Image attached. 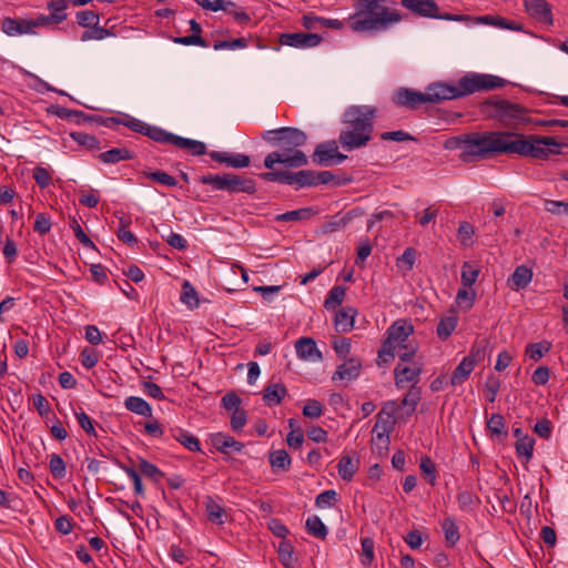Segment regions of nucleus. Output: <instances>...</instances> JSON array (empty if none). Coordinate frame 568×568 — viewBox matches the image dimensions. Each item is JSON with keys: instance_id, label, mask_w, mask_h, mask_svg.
Segmentation results:
<instances>
[{"instance_id": "obj_42", "label": "nucleus", "mask_w": 568, "mask_h": 568, "mask_svg": "<svg viewBox=\"0 0 568 568\" xmlns=\"http://www.w3.org/2000/svg\"><path fill=\"white\" fill-rule=\"evenodd\" d=\"M68 0H50L48 9L51 11L52 18L55 19V24L63 22L67 19Z\"/></svg>"}, {"instance_id": "obj_60", "label": "nucleus", "mask_w": 568, "mask_h": 568, "mask_svg": "<svg viewBox=\"0 0 568 568\" xmlns=\"http://www.w3.org/2000/svg\"><path fill=\"white\" fill-rule=\"evenodd\" d=\"M75 418L80 425V427L88 434L92 436H97L95 428L93 425V420L90 418L88 414L83 410L75 412Z\"/></svg>"}, {"instance_id": "obj_2", "label": "nucleus", "mask_w": 568, "mask_h": 568, "mask_svg": "<svg viewBox=\"0 0 568 568\" xmlns=\"http://www.w3.org/2000/svg\"><path fill=\"white\" fill-rule=\"evenodd\" d=\"M354 8L347 24L356 33L383 32L404 20L394 0H356Z\"/></svg>"}, {"instance_id": "obj_21", "label": "nucleus", "mask_w": 568, "mask_h": 568, "mask_svg": "<svg viewBox=\"0 0 568 568\" xmlns=\"http://www.w3.org/2000/svg\"><path fill=\"white\" fill-rule=\"evenodd\" d=\"M209 155L213 161L224 163L231 168L242 169L250 165V158L242 153L212 151L209 153Z\"/></svg>"}, {"instance_id": "obj_38", "label": "nucleus", "mask_w": 568, "mask_h": 568, "mask_svg": "<svg viewBox=\"0 0 568 568\" xmlns=\"http://www.w3.org/2000/svg\"><path fill=\"white\" fill-rule=\"evenodd\" d=\"M206 515L210 521L223 525L226 519V510L224 507L215 503L213 499H209L205 505Z\"/></svg>"}, {"instance_id": "obj_54", "label": "nucleus", "mask_w": 568, "mask_h": 568, "mask_svg": "<svg viewBox=\"0 0 568 568\" xmlns=\"http://www.w3.org/2000/svg\"><path fill=\"white\" fill-rule=\"evenodd\" d=\"M475 234L474 226L468 222L460 223L457 235L460 243L465 246H469L473 243V236Z\"/></svg>"}, {"instance_id": "obj_36", "label": "nucleus", "mask_w": 568, "mask_h": 568, "mask_svg": "<svg viewBox=\"0 0 568 568\" xmlns=\"http://www.w3.org/2000/svg\"><path fill=\"white\" fill-rule=\"evenodd\" d=\"M270 464L273 469L287 471L291 467V457L285 449H277L270 453Z\"/></svg>"}, {"instance_id": "obj_29", "label": "nucleus", "mask_w": 568, "mask_h": 568, "mask_svg": "<svg viewBox=\"0 0 568 568\" xmlns=\"http://www.w3.org/2000/svg\"><path fill=\"white\" fill-rule=\"evenodd\" d=\"M98 159L105 164H116L121 161L132 160L133 153L126 148H114L100 153Z\"/></svg>"}, {"instance_id": "obj_32", "label": "nucleus", "mask_w": 568, "mask_h": 568, "mask_svg": "<svg viewBox=\"0 0 568 568\" xmlns=\"http://www.w3.org/2000/svg\"><path fill=\"white\" fill-rule=\"evenodd\" d=\"M305 528L311 536L322 540L325 539L328 534L327 527L316 515L310 516L306 519Z\"/></svg>"}, {"instance_id": "obj_9", "label": "nucleus", "mask_w": 568, "mask_h": 568, "mask_svg": "<svg viewBox=\"0 0 568 568\" xmlns=\"http://www.w3.org/2000/svg\"><path fill=\"white\" fill-rule=\"evenodd\" d=\"M260 176L267 182H278L287 185L296 184L298 187L316 186L315 172L310 170L298 172L268 171Z\"/></svg>"}, {"instance_id": "obj_14", "label": "nucleus", "mask_w": 568, "mask_h": 568, "mask_svg": "<svg viewBox=\"0 0 568 568\" xmlns=\"http://www.w3.org/2000/svg\"><path fill=\"white\" fill-rule=\"evenodd\" d=\"M122 125L129 128L133 132L143 134L158 143H162L164 134H165L164 129H162L160 126H155V125H150V124H148L136 118H133L131 115H128V114H124L122 116Z\"/></svg>"}, {"instance_id": "obj_37", "label": "nucleus", "mask_w": 568, "mask_h": 568, "mask_svg": "<svg viewBox=\"0 0 568 568\" xmlns=\"http://www.w3.org/2000/svg\"><path fill=\"white\" fill-rule=\"evenodd\" d=\"M477 20L480 23L494 26L497 28L506 29V30H513V31L521 30L520 24H517V23L509 21L501 17L483 16V17H479Z\"/></svg>"}, {"instance_id": "obj_5", "label": "nucleus", "mask_w": 568, "mask_h": 568, "mask_svg": "<svg viewBox=\"0 0 568 568\" xmlns=\"http://www.w3.org/2000/svg\"><path fill=\"white\" fill-rule=\"evenodd\" d=\"M262 139L271 145L278 146L280 153H286L290 156L295 152H302L300 148L305 145L307 135L297 128L283 126L264 131Z\"/></svg>"}, {"instance_id": "obj_63", "label": "nucleus", "mask_w": 568, "mask_h": 568, "mask_svg": "<svg viewBox=\"0 0 568 568\" xmlns=\"http://www.w3.org/2000/svg\"><path fill=\"white\" fill-rule=\"evenodd\" d=\"M51 220L50 217L44 213H39L36 216L33 230L43 235L47 234L51 230Z\"/></svg>"}, {"instance_id": "obj_35", "label": "nucleus", "mask_w": 568, "mask_h": 568, "mask_svg": "<svg viewBox=\"0 0 568 568\" xmlns=\"http://www.w3.org/2000/svg\"><path fill=\"white\" fill-rule=\"evenodd\" d=\"M442 529L445 536V540L449 547H454L459 538V529L452 517H447L442 523Z\"/></svg>"}, {"instance_id": "obj_50", "label": "nucleus", "mask_w": 568, "mask_h": 568, "mask_svg": "<svg viewBox=\"0 0 568 568\" xmlns=\"http://www.w3.org/2000/svg\"><path fill=\"white\" fill-rule=\"evenodd\" d=\"M139 469L142 475L151 478L154 481H160V479L163 477V473L159 469V467L145 459L140 460Z\"/></svg>"}, {"instance_id": "obj_19", "label": "nucleus", "mask_w": 568, "mask_h": 568, "mask_svg": "<svg viewBox=\"0 0 568 568\" xmlns=\"http://www.w3.org/2000/svg\"><path fill=\"white\" fill-rule=\"evenodd\" d=\"M213 447L222 454L241 453L244 444L234 439L231 435L225 433H215L210 437Z\"/></svg>"}, {"instance_id": "obj_17", "label": "nucleus", "mask_w": 568, "mask_h": 568, "mask_svg": "<svg viewBox=\"0 0 568 568\" xmlns=\"http://www.w3.org/2000/svg\"><path fill=\"white\" fill-rule=\"evenodd\" d=\"M162 144H172L180 149L189 150L193 155H203L206 153L205 143L183 138L168 131H165Z\"/></svg>"}, {"instance_id": "obj_46", "label": "nucleus", "mask_w": 568, "mask_h": 568, "mask_svg": "<svg viewBox=\"0 0 568 568\" xmlns=\"http://www.w3.org/2000/svg\"><path fill=\"white\" fill-rule=\"evenodd\" d=\"M313 214H314V212L311 207H304V209H298V210H294V211H290V212L280 214L276 217V220L285 221V222L301 221V220H307V219L312 217Z\"/></svg>"}, {"instance_id": "obj_41", "label": "nucleus", "mask_w": 568, "mask_h": 568, "mask_svg": "<svg viewBox=\"0 0 568 568\" xmlns=\"http://www.w3.org/2000/svg\"><path fill=\"white\" fill-rule=\"evenodd\" d=\"M71 139L88 150H100V142L94 135L84 132H71Z\"/></svg>"}, {"instance_id": "obj_12", "label": "nucleus", "mask_w": 568, "mask_h": 568, "mask_svg": "<svg viewBox=\"0 0 568 568\" xmlns=\"http://www.w3.org/2000/svg\"><path fill=\"white\" fill-rule=\"evenodd\" d=\"M313 162L318 165L329 166L341 164L346 160V155L338 152L335 141L320 143L312 155Z\"/></svg>"}, {"instance_id": "obj_47", "label": "nucleus", "mask_w": 568, "mask_h": 568, "mask_svg": "<svg viewBox=\"0 0 568 568\" xmlns=\"http://www.w3.org/2000/svg\"><path fill=\"white\" fill-rule=\"evenodd\" d=\"M549 349L548 342L534 343L526 347V355L534 362H538Z\"/></svg>"}, {"instance_id": "obj_48", "label": "nucleus", "mask_w": 568, "mask_h": 568, "mask_svg": "<svg viewBox=\"0 0 568 568\" xmlns=\"http://www.w3.org/2000/svg\"><path fill=\"white\" fill-rule=\"evenodd\" d=\"M110 36H113L111 30L93 26L81 34V41L103 40Z\"/></svg>"}, {"instance_id": "obj_59", "label": "nucleus", "mask_w": 568, "mask_h": 568, "mask_svg": "<svg viewBox=\"0 0 568 568\" xmlns=\"http://www.w3.org/2000/svg\"><path fill=\"white\" fill-rule=\"evenodd\" d=\"M545 210L551 214L568 215V202L556 201V200H546L545 201Z\"/></svg>"}, {"instance_id": "obj_28", "label": "nucleus", "mask_w": 568, "mask_h": 568, "mask_svg": "<svg viewBox=\"0 0 568 568\" xmlns=\"http://www.w3.org/2000/svg\"><path fill=\"white\" fill-rule=\"evenodd\" d=\"M359 466V459L349 455H343L337 464L338 475L343 480L351 481Z\"/></svg>"}, {"instance_id": "obj_49", "label": "nucleus", "mask_w": 568, "mask_h": 568, "mask_svg": "<svg viewBox=\"0 0 568 568\" xmlns=\"http://www.w3.org/2000/svg\"><path fill=\"white\" fill-rule=\"evenodd\" d=\"M535 440L530 436H526L520 440L516 442V452L519 456H524L526 462H529L532 457Z\"/></svg>"}, {"instance_id": "obj_55", "label": "nucleus", "mask_w": 568, "mask_h": 568, "mask_svg": "<svg viewBox=\"0 0 568 568\" xmlns=\"http://www.w3.org/2000/svg\"><path fill=\"white\" fill-rule=\"evenodd\" d=\"M145 175L149 179H151L160 184H163L165 186L173 187V186H176V184H178L176 179L164 171L150 172V173H145Z\"/></svg>"}, {"instance_id": "obj_13", "label": "nucleus", "mask_w": 568, "mask_h": 568, "mask_svg": "<svg viewBox=\"0 0 568 568\" xmlns=\"http://www.w3.org/2000/svg\"><path fill=\"white\" fill-rule=\"evenodd\" d=\"M308 160L304 152H295L293 155L274 151L268 153L264 159V166L274 171L275 164H283L288 169H297L307 165Z\"/></svg>"}, {"instance_id": "obj_25", "label": "nucleus", "mask_w": 568, "mask_h": 568, "mask_svg": "<svg viewBox=\"0 0 568 568\" xmlns=\"http://www.w3.org/2000/svg\"><path fill=\"white\" fill-rule=\"evenodd\" d=\"M287 394V389L282 383H271L263 390V400L267 406L281 404Z\"/></svg>"}, {"instance_id": "obj_11", "label": "nucleus", "mask_w": 568, "mask_h": 568, "mask_svg": "<svg viewBox=\"0 0 568 568\" xmlns=\"http://www.w3.org/2000/svg\"><path fill=\"white\" fill-rule=\"evenodd\" d=\"M395 420L392 417L389 412H385L383 408L377 414V420L373 428V438L372 442L376 446V448L382 450H387L389 445V434L393 432Z\"/></svg>"}, {"instance_id": "obj_16", "label": "nucleus", "mask_w": 568, "mask_h": 568, "mask_svg": "<svg viewBox=\"0 0 568 568\" xmlns=\"http://www.w3.org/2000/svg\"><path fill=\"white\" fill-rule=\"evenodd\" d=\"M280 42L283 45L306 49L318 45L322 37L316 33L287 32L280 36Z\"/></svg>"}, {"instance_id": "obj_52", "label": "nucleus", "mask_w": 568, "mask_h": 568, "mask_svg": "<svg viewBox=\"0 0 568 568\" xmlns=\"http://www.w3.org/2000/svg\"><path fill=\"white\" fill-rule=\"evenodd\" d=\"M419 468L424 474L427 481L434 486L436 484V468L435 464L427 456L420 458Z\"/></svg>"}, {"instance_id": "obj_57", "label": "nucleus", "mask_w": 568, "mask_h": 568, "mask_svg": "<svg viewBox=\"0 0 568 568\" xmlns=\"http://www.w3.org/2000/svg\"><path fill=\"white\" fill-rule=\"evenodd\" d=\"M241 403H242V399L234 392H230V393L225 394L221 399L222 407L229 412H234V410L240 409Z\"/></svg>"}, {"instance_id": "obj_18", "label": "nucleus", "mask_w": 568, "mask_h": 568, "mask_svg": "<svg viewBox=\"0 0 568 568\" xmlns=\"http://www.w3.org/2000/svg\"><path fill=\"white\" fill-rule=\"evenodd\" d=\"M527 13L536 21L551 26L552 13L549 3L546 0H523Z\"/></svg>"}, {"instance_id": "obj_26", "label": "nucleus", "mask_w": 568, "mask_h": 568, "mask_svg": "<svg viewBox=\"0 0 568 568\" xmlns=\"http://www.w3.org/2000/svg\"><path fill=\"white\" fill-rule=\"evenodd\" d=\"M171 436L190 452H201V444L196 436L182 428H171Z\"/></svg>"}, {"instance_id": "obj_30", "label": "nucleus", "mask_w": 568, "mask_h": 568, "mask_svg": "<svg viewBox=\"0 0 568 568\" xmlns=\"http://www.w3.org/2000/svg\"><path fill=\"white\" fill-rule=\"evenodd\" d=\"M474 368L475 367L471 365L470 359L463 358L462 362L454 369L447 383H449L452 386L462 385L465 381L468 379Z\"/></svg>"}, {"instance_id": "obj_43", "label": "nucleus", "mask_w": 568, "mask_h": 568, "mask_svg": "<svg viewBox=\"0 0 568 568\" xmlns=\"http://www.w3.org/2000/svg\"><path fill=\"white\" fill-rule=\"evenodd\" d=\"M181 302L191 308L199 305L197 293L189 281L182 284Z\"/></svg>"}, {"instance_id": "obj_33", "label": "nucleus", "mask_w": 568, "mask_h": 568, "mask_svg": "<svg viewBox=\"0 0 568 568\" xmlns=\"http://www.w3.org/2000/svg\"><path fill=\"white\" fill-rule=\"evenodd\" d=\"M457 324H458V317L456 315H448V316L442 317L437 325V328H436L437 336L442 341H446L452 335V333L455 331V328L457 327Z\"/></svg>"}, {"instance_id": "obj_39", "label": "nucleus", "mask_w": 568, "mask_h": 568, "mask_svg": "<svg viewBox=\"0 0 568 568\" xmlns=\"http://www.w3.org/2000/svg\"><path fill=\"white\" fill-rule=\"evenodd\" d=\"M487 428L494 437L500 438L501 436H507L506 422L500 414H493L490 416L487 422Z\"/></svg>"}, {"instance_id": "obj_10", "label": "nucleus", "mask_w": 568, "mask_h": 568, "mask_svg": "<svg viewBox=\"0 0 568 568\" xmlns=\"http://www.w3.org/2000/svg\"><path fill=\"white\" fill-rule=\"evenodd\" d=\"M485 105L490 109V114L501 122L510 124L525 119L526 109L518 103L504 99L488 100Z\"/></svg>"}, {"instance_id": "obj_24", "label": "nucleus", "mask_w": 568, "mask_h": 568, "mask_svg": "<svg viewBox=\"0 0 568 568\" xmlns=\"http://www.w3.org/2000/svg\"><path fill=\"white\" fill-rule=\"evenodd\" d=\"M357 315L356 308L352 306L343 307L335 315L334 326L339 333H347L354 327L355 316Z\"/></svg>"}, {"instance_id": "obj_56", "label": "nucleus", "mask_w": 568, "mask_h": 568, "mask_svg": "<svg viewBox=\"0 0 568 568\" xmlns=\"http://www.w3.org/2000/svg\"><path fill=\"white\" fill-rule=\"evenodd\" d=\"M323 414V406L316 399H308L303 407V415L308 418H318Z\"/></svg>"}, {"instance_id": "obj_15", "label": "nucleus", "mask_w": 568, "mask_h": 568, "mask_svg": "<svg viewBox=\"0 0 568 568\" xmlns=\"http://www.w3.org/2000/svg\"><path fill=\"white\" fill-rule=\"evenodd\" d=\"M395 105L410 110L417 109L420 104L427 103L425 92H418L409 88L397 89L392 97Z\"/></svg>"}, {"instance_id": "obj_31", "label": "nucleus", "mask_w": 568, "mask_h": 568, "mask_svg": "<svg viewBox=\"0 0 568 568\" xmlns=\"http://www.w3.org/2000/svg\"><path fill=\"white\" fill-rule=\"evenodd\" d=\"M124 407L140 416L151 417L152 408L150 404L139 396H129L124 400Z\"/></svg>"}, {"instance_id": "obj_3", "label": "nucleus", "mask_w": 568, "mask_h": 568, "mask_svg": "<svg viewBox=\"0 0 568 568\" xmlns=\"http://www.w3.org/2000/svg\"><path fill=\"white\" fill-rule=\"evenodd\" d=\"M376 113L373 105H349L342 115L339 144L347 151L365 146L372 139Z\"/></svg>"}, {"instance_id": "obj_27", "label": "nucleus", "mask_w": 568, "mask_h": 568, "mask_svg": "<svg viewBox=\"0 0 568 568\" xmlns=\"http://www.w3.org/2000/svg\"><path fill=\"white\" fill-rule=\"evenodd\" d=\"M422 372V367L418 365L402 366L397 365L395 368V383L397 387H403L409 382H416Z\"/></svg>"}, {"instance_id": "obj_51", "label": "nucleus", "mask_w": 568, "mask_h": 568, "mask_svg": "<svg viewBox=\"0 0 568 568\" xmlns=\"http://www.w3.org/2000/svg\"><path fill=\"white\" fill-rule=\"evenodd\" d=\"M337 500V493L334 489L322 491L315 498V506L317 508H331Z\"/></svg>"}, {"instance_id": "obj_8", "label": "nucleus", "mask_w": 568, "mask_h": 568, "mask_svg": "<svg viewBox=\"0 0 568 568\" xmlns=\"http://www.w3.org/2000/svg\"><path fill=\"white\" fill-rule=\"evenodd\" d=\"M403 8L413 14L422 18L440 19L446 21H466L469 20L468 16L453 14L439 12V7L435 0H400Z\"/></svg>"}, {"instance_id": "obj_7", "label": "nucleus", "mask_w": 568, "mask_h": 568, "mask_svg": "<svg viewBox=\"0 0 568 568\" xmlns=\"http://www.w3.org/2000/svg\"><path fill=\"white\" fill-rule=\"evenodd\" d=\"M413 326L406 322H395L387 328V337L384 341L378 357L387 363L395 357L397 346L404 344L413 333Z\"/></svg>"}, {"instance_id": "obj_34", "label": "nucleus", "mask_w": 568, "mask_h": 568, "mask_svg": "<svg viewBox=\"0 0 568 568\" xmlns=\"http://www.w3.org/2000/svg\"><path fill=\"white\" fill-rule=\"evenodd\" d=\"M480 268L474 262H464L462 266V284L464 287H471L479 275Z\"/></svg>"}, {"instance_id": "obj_22", "label": "nucleus", "mask_w": 568, "mask_h": 568, "mask_svg": "<svg viewBox=\"0 0 568 568\" xmlns=\"http://www.w3.org/2000/svg\"><path fill=\"white\" fill-rule=\"evenodd\" d=\"M532 276L534 273L530 267L526 265H519L507 280V285L510 290L518 292L526 288L530 284Z\"/></svg>"}, {"instance_id": "obj_44", "label": "nucleus", "mask_w": 568, "mask_h": 568, "mask_svg": "<svg viewBox=\"0 0 568 568\" xmlns=\"http://www.w3.org/2000/svg\"><path fill=\"white\" fill-rule=\"evenodd\" d=\"M345 297V288L341 285L334 286L329 292L324 302V306L327 310L335 308L341 305Z\"/></svg>"}, {"instance_id": "obj_45", "label": "nucleus", "mask_w": 568, "mask_h": 568, "mask_svg": "<svg viewBox=\"0 0 568 568\" xmlns=\"http://www.w3.org/2000/svg\"><path fill=\"white\" fill-rule=\"evenodd\" d=\"M49 468L55 479H62L67 475V466L64 460L58 454H52L49 460Z\"/></svg>"}, {"instance_id": "obj_1", "label": "nucleus", "mask_w": 568, "mask_h": 568, "mask_svg": "<svg viewBox=\"0 0 568 568\" xmlns=\"http://www.w3.org/2000/svg\"><path fill=\"white\" fill-rule=\"evenodd\" d=\"M564 143L554 136L530 134L525 138L505 131L470 133L453 138L446 148H462L460 160L469 163L494 153L518 154L536 160H547L551 154H560Z\"/></svg>"}, {"instance_id": "obj_53", "label": "nucleus", "mask_w": 568, "mask_h": 568, "mask_svg": "<svg viewBox=\"0 0 568 568\" xmlns=\"http://www.w3.org/2000/svg\"><path fill=\"white\" fill-rule=\"evenodd\" d=\"M99 16L90 10L79 11L77 13V22L79 26L84 28H91L93 26H98Z\"/></svg>"}, {"instance_id": "obj_6", "label": "nucleus", "mask_w": 568, "mask_h": 568, "mask_svg": "<svg viewBox=\"0 0 568 568\" xmlns=\"http://www.w3.org/2000/svg\"><path fill=\"white\" fill-rule=\"evenodd\" d=\"M203 184L212 185L215 190L227 191L230 193L253 194L256 191V183L253 179H246L237 174H209L200 178Z\"/></svg>"}, {"instance_id": "obj_40", "label": "nucleus", "mask_w": 568, "mask_h": 568, "mask_svg": "<svg viewBox=\"0 0 568 568\" xmlns=\"http://www.w3.org/2000/svg\"><path fill=\"white\" fill-rule=\"evenodd\" d=\"M278 559L281 564L285 567H291L292 564L296 560L294 557V547L291 541L283 539L278 544Z\"/></svg>"}, {"instance_id": "obj_23", "label": "nucleus", "mask_w": 568, "mask_h": 568, "mask_svg": "<svg viewBox=\"0 0 568 568\" xmlns=\"http://www.w3.org/2000/svg\"><path fill=\"white\" fill-rule=\"evenodd\" d=\"M362 364L356 358H348L343 364L337 366V369L332 376V381H353L359 376Z\"/></svg>"}, {"instance_id": "obj_62", "label": "nucleus", "mask_w": 568, "mask_h": 568, "mask_svg": "<svg viewBox=\"0 0 568 568\" xmlns=\"http://www.w3.org/2000/svg\"><path fill=\"white\" fill-rule=\"evenodd\" d=\"M81 364L90 369L93 368L99 362V354L94 349L84 348L80 354Z\"/></svg>"}, {"instance_id": "obj_58", "label": "nucleus", "mask_w": 568, "mask_h": 568, "mask_svg": "<svg viewBox=\"0 0 568 568\" xmlns=\"http://www.w3.org/2000/svg\"><path fill=\"white\" fill-rule=\"evenodd\" d=\"M500 387V382L495 376H488L485 383V392H486V398L488 402L493 403L496 399V396L498 394Z\"/></svg>"}, {"instance_id": "obj_64", "label": "nucleus", "mask_w": 568, "mask_h": 568, "mask_svg": "<svg viewBox=\"0 0 568 568\" xmlns=\"http://www.w3.org/2000/svg\"><path fill=\"white\" fill-rule=\"evenodd\" d=\"M32 175L40 187H47L51 182L50 172L43 166H36Z\"/></svg>"}, {"instance_id": "obj_4", "label": "nucleus", "mask_w": 568, "mask_h": 568, "mask_svg": "<svg viewBox=\"0 0 568 568\" xmlns=\"http://www.w3.org/2000/svg\"><path fill=\"white\" fill-rule=\"evenodd\" d=\"M506 80L491 74H467L460 78L456 85L446 83L429 84L425 91L427 103L453 100L483 90L504 88Z\"/></svg>"}, {"instance_id": "obj_20", "label": "nucleus", "mask_w": 568, "mask_h": 568, "mask_svg": "<svg viewBox=\"0 0 568 568\" xmlns=\"http://www.w3.org/2000/svg\"><path fill=\"white\" fill-rule=\"evenodd\" d=\"M295 351L301 359L308 362H321L323 359L322 352L317 348L312 337H301L295 343Z\"/></svg>"}, {"instance_id": "obj_61", "label": "nucleus", "mask_w": 568, "mask_h": 568, "mask_svg": "<svg viewBox=\"0 0 568 568\" xmlns=\"http://www.w3.org/2000/svg\"><path fill=\"white\" fill-rule=\"evenodd\" d=\"M420 400V390L419 388L413 387L403 398L402 406H407L409 408L408 413H413L416 409L418 402Z\"/></svg>"}]
</instances>
